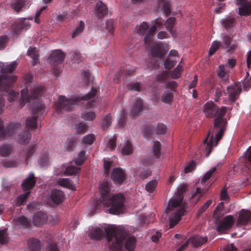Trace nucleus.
Wrapping results in <instances>:
<instances>
[{"label":"nucleus","mask_w":251,"mask_h":251,"mask_svg":"<svg viewBox=\"0 0 251 251\" xmlns=\"http://www.w3.org/2000/svg\"><path fill=\"white\" fill-rule=\"evenodd\" d=\"M127 235L126 229L121 226H111L104 229L96 227L92 229L89 236L91 239L100 240L106 236L111 251H122V242Z\"/></svg>","instance_id":"nucleus-1"},{"label":"nucleus","mask_w":251,"mask_h":251,"mask_svg":"<svg viewBox=\"0 0 251 251\" xmlns=\"http://www.w3.org/2000/svg\"><path fill=\"white\" fill-rule=\"evenodd\" d=\"M44 90V87L41 86L33 87L30 90V94L28 93L27 87L24 88L21 90V98L20 102L21 107H23L31 100L37 99V101L32 107V113L35 115L27 118L25 123L26 126L31 129H35L37 127L38 116L42 114L44 111V104L40 100L38 99V97L42 94Z\"/></svg>","instance_id":"nucleus-2"},{"label":"nucleus","mask_w":251,"mask_h":251,"mask_svg":"<svg viewBox=\"0 0 251 251\" xmlns=\"http://www.w3.org/2000/svg\"><path fill=\"white\" fill-rule=\"evenodd\" d=\"M226 112V107L222 106L221 109H218L217 113V117L214 121V127L210 129L208 133L203 141L205 146L206 156H208L211 152L214 147L217 145L218 143L222 138L224 132L226 130L227 122L223 119Z\"/></svg>","instance_id":"nucleus-3"},{"label":"nucleus","mask_w":251,"mask_h":251,"mask_svg":"<svg viewBox=\"0 0 251 251\" xmlns=\"http://www.w3.org/2000/svg\"><path fill=\"white\" fill-rule=\"evenodd\" d=\"M110 181L104 180L100 185V201L109 213L118 214L124 209V196L118 194L109 197Z\"/></svg>","instance_id":"nucleus-4"},{"label":"nucleus","mask_w":251,"mask_h":251,"mask_svg":"<svg viewBox=\"0 0 251 251\" xmlns=\"http://www.w3.org/2000/svg\"><path fill=\"white\" fill-rule=\"evenodd\" d=\"M187 186L183 185L180 187L174 197L169 202L168 209L175 211L169 218L170 228L174 227L181 220V217L186 212L183 205V194L186 192Z\"/></svg>","instance_id":"nucleus-5"},{"label":"nucleus","mask_w":251,"mask_h":251,"mask_svg":"<svg viewBox=\"0 0 251 251\" xmlns=\"http://www.w3.org/2000/svg\"><path fill=\"white\" fill-rule=\"evenodd\" d=\"M97 92V89L95 87H92L90 92L81 98L74 97L68 99L64 96H60L58 98V101L57 104V110L58 111L61 110L66 111H71L75 105L79 104V102L81 100H87L94 98Z\"/></svg>","instance_id":"nucleus-6"},{"label":"nucleus","mask_w":251,"mask_h":251,"mask_svg":"<svg viewBox=\"0 0 251 251\" xmlns=\"http://www.w3.org/2000/svg\"><path fill=\"white\" fill-rule=\"evenodd\" d=\"M30 27L29 21L25 18H21L16 21L8 30L7 34L15 39L20 35L22 30H27Z\"/></svg>","instance_id":"nucleus-7"},{"label":"nucleus","mask_w":251,"mask_h":251,"mask_svg":"<svg viewBox=\"0 0 251 251\" xmlns=\"http://www.w3.org/2000/svg\"><path fill=\"white\" fill-rule=\"evenodd\" d=\"M19 127L18 124L10 123L4 129L3 121L0 119V141L13 136Z\"/></svg>","instance_id":"nucleus-8"},{"label":"nucleus","mask_w":251,"mask_h":251,"mask_svg":"<svg viewBox=\"0 0 251 251\" xmlns=\"http://www.w3.org/2000/svg\"><path fill=\"white\" fill-rule=\"evenodd\" d=\"M227 93L228 94V100L233 103L239 98L242 92L241 85L240 82H235L227 87Z\"/></svg>","instance_id":"nucleus-9"},{"label":"nucleus","mask_w":251,"mask_h":251,"mask_svg":"<svg viewBox=\"0 0 251 251\" xmlns=\"http://www.w3.org/2000/svg\"><path fill=\"white\" fill-rule=\"evenodd\" d=\"M234 223L232 215H227L219 222L216 230L219 233H223L231 228Z\"/></svg>","instance_id":"nucleus-10"},{"label":"nucleus","mask_w":251,"mask_h":251,"mask_svg":"<svg viewBox=\"0 0 251 251\" xmlns=\"http://www.w3.org/2000/svg\"><path fill=\"white\" fill-rule=\"evenodd\" d=\"M111 178L116 185H121L126 181V176L124 170L120 168H115L112 170Z\"/></svg>","instance_id":"nucleus-11"},{"label":"nucleus","mask_w":251,"mask_h":251,"mask_svg":"<svg viewBox=\"0 0 251 251\" xmlns=\"http://www.w3.org/2000/svg\"><path fill=\"white\" fill-rule=\"evenodd\" d=\"M16 79L14 76L0 75V90L4 92L8 91Z\"/></svg>","instance_id":"nucleus-12"},{"label":"nucleus","mask_w":251,"mask_h":251,"mask_svg":"<svg viewBox=\"0 0 251 251\" xmlns=\"http://www.w3.org/2000/svg\"><path fill=\"white\" fill-rule=\"evenodd\" d=\"M236 4L239 5V13L241 16L251 15V0H236Z\"/></svg>","instance_id":"nucleus-13"},{"label":"nucleus","mask_w":251,"mask_h":251,"mask_svg":"<svg viewBox=\"0 0 251 251\" xmlns=\"http://www.w3.org/2000/svg\"><path fill=\"white\" fill-rule=\"evenodd\" d=\"M65 54L60 50H55L50 54L48 61L53 66L61 64L64 60Z\"/></svg>","instance_id":"nucleus-14"},{"label":"nucleus","mask_w":251,"mask_h":251,"mask_svg":"<svg viewBox=\"0 0 251 251\" xmlns=\"http://www.w3.org/2000/svg\"><path fill=\"white\" fill-rule=\"evenodd\" d=\"M50 198L54 205H57L62 203L65 200V195L62 190L53 189L51 191Z\"/></svg>","instance_id":"nucleus-15"},{"label":"nucleus","mask_w":251,"mask_h":251,"mask_svg":"<svg viewBox=\"0 0 251 251\" xmlns=\"http://www.w3.org/2000/svg\"><path fill=\"white\" fill-rule=\"evenodd\" d=\"M218 112V106L213 102L208 101L203 106V112L208 118H213Z\"/></svg>","instance_id":"nucleus-16"},{"label":"nucleus","mask_w":251,"mask_h":251,"mask_svg":"<svg viewBox=\"0 0 251 251\" xmlns=\"http://www.w3.org/2000/svg\"><path fill=\"white\" fill-rule=\"evenodd\" d=\"M222 42L221 48L225 49L228 52L234 51L237 47L235 43H232V39L227 35H224L221 38Z\"/></svg>","instance_id":"nucleus-17"},{"label":"nucleus","mask_w":251,"mask_h":251,"mask_svg":"<svg viewBox=\"0 0 251 251\" xmlns=\"http://www.w3.org/2000/svg\"><path fill=\"white\" fill-rule=\"evenodd\" d=\"M143 102L142 100L140 98L136 99L129 112V115L132 117L139 116L143 109Z\"/></svg>","instance_id":"nucleus-18"},{"label":"nucleus","mask_w":251,"mask_h":251,"mask_svg":"<svg viewBox=\"0 0 251 251\" xmlns=\"http://www.w3.org/2000/svg\"><path fill=\"white\" fill-rule=\"evenodd\" d=\"M34 175L32 173L29 174L28 176L25 178L22 184L24 191H27L32 189L36 184Z\"/></svg>","instance_id":"nucleus-19"},{"label":"nucleus","mask_w":251,"mask_h":251,"mask_svg":"<svg viewBox=\"0 0 251 251\" xmlns=\"http://www.w3.org/2000/svg\"><path fill=\"white\" fill-rule=\"evenodd\" d=\"M14 221L15 225L19 228L25 229L31 226V220L24 216H19Z\"/></svg>","instance_id":"nucleus-20"},{"label":"nucleus","mask_w":251,"mask_h":251,"mask_svg":"<svg viewBox=\"0 0 251 251\" xmlns=\"http://www.w3.org/2000/svg\"><path fill=\"white\" fill-rule=\"evenodd\" d=\"M108 13V7L101 1H99L96 6V15L99 19H102Z\"/></svg>","instance_id":"nucleus-21"},{"label":"nucleus","mask_w":251,"mask_h":251,"mask_svg":"<svg viewBox=\"0 0 251 251\" xmlns=\"http://www.w3.org/2000/svg\"><path fill=\"white\" fill-rule=\"evenodd\" d=\"M251 221V212L242 209L239 214L237 223L239 225L244 226Z\"/></svg>","instance_id":"nucleus-22"},{"label":"nucleus","mask_w":251,"mask_h":251,"mask_svg":"<svg viewBox=\"0 0 251 251\" xmlns=\"http://www.w3.org/2000/svg\"><path fill=\"white\" fill-rule=\"evenodd\" d=\"M47 218V214L43 212L40 211L34 214L32 222L34 226H39L43 225Z\"/></svg>","instance_id":"nucleus-23"},{"label":"nucleus","mask_w":251,"mask_h":251,"mask_svg":"<svg viewBox=\"0 0 251 251\" xmlns=\"http://www.w3.org/2000/svg\"><path fill=\"white\" fill-rule=\"evenodd\" d=\"M18 63L16 61H13L11 63L2 64L0 67V72L2 75H6V74H11L16 69Z\"/></svg>","instance_id":"nucleus-24"},{"label":"nucleus","mask_w":251,"mask_h":251,"mask_svg":"<svg viewBox=\"0 0 251 251\" xmlns=\"http://www.w3.org/2000/svg\"><path fill=\"white\" fill-rule=\"evenodd\" d=\"M27 245L30 251H39L41 249L40 241L38 239H29L27 240Z\"/></svg>","instance_id":"nucleus-25"},{"label":"nucleus","mask_w":251,"mask_h":251,"mask_svg":"<svg viewBox=\"0 0 251 251\" xmlns=\"http://www.w3.org/2000/svg\"><path fill=\"white\" fill-rule=\"evenodd\" d=\"M188 240H189V243L191 242L193 247H198L206 242L207 238L206 237H203L199 235H195L191 237Z\"/></svg>","instance_id":"nucleus-26"},{"label":"nucleus","mask_w":251,"mask_h":251,"mask_svg":"<svg viewBox=\"0 0 251 251\" xmlns=\"http://www.w3.org/2000/svg\"><path fill=\"white\" fill-rule=\"evenodd\" d=\"M156 26L154 25L149 28L148 32L144 37V43L147 46H150L153 40L154 32L156 30Z\"/></svg>","instance_id":"nucleus-27"},{"label":"nucleus","mask_w":251,"mask_h":251,"mask_svg":"<svg viewBox=\"0 0 251 251\" xmlns=\"http://www.w3.org/2000/svg\"><path fill=\"white\" fill-rule=\"evenodd\" d=\"M31 135L28 130H25L20 133L17 141L21 144H27L29 143Z\"/></svg>","instance_id":"nucleus-28"},{"label":"nucleus","mask_w":251,"mask_h":251,"mask_svg":"<svg viewBox=\"0 0 251 251\" xmlns=\"http://www.w3.org/2000/svg\"><path fill=\"white\" fill-rule=\"evenodd\" d=\"M151 52L154 57L162 58L164 55L161 46L157 43H153L151 46Z\"/></svg>","instance_id":"nucleus-29"},{"label":"nucleus","mask_w":251,"mask_h":251,"mask_svg":"<svg viewBox=\"0 0 251 251\" xmlns=\"http://www.w3.org/2000/svg\"><path fill=\"white\" fill-rule=\"evenodd\" d=\"M27 55L32 58L33 60V65L35 66L39 60V55L37 53L36 48L30 47L27 50Z\"/></svg>","instance_id":"nucleus-30"},{"label":"nucleus","mask_w":251,"mask_h":251,"mask_svg":"<svg viewBox=\"0 0 251 251\" xmlns=\"http://www.w3.org/2000/svg\"><path fill=\"white\" fill-rule=\"evenodd\" d=\"M217 75L221 78L223 80L226 82L228 80V73L226 70L225 66L223 65H221L219 66V68L217 70Z\"/></svg>","instance_id":"nucleus-31"},{"label":"nucleus","mask_w":251,"mask_h":251,"mask_svg":"<svg viewBox=\"0 0 251 251\" xmlns=\"http://www.w3.org/2000/svg\"><path fill=\"white\" fill-rule=\"evenodd\" d=\"M174 94L172 92L169 90H166L163 93L161 100L165 103L170 104L173 100Z\"/></svg>","instance_id":"nucleus-32"},{"label":"nucleus","mask_w":251,"mask_h":251,"mask_svg":"<svg viewBox=\"0 0 251 251\" xmlns=\"http://www.w3.org/2000/svg\"><path fill=\"white\" fill-rule=\"evenodd\" d=\"M221 23L223 26L226 29L232 27L234 26L236 21L234 18L227 17L223 19Z\"/></svg>","instance_id":"nucleus-33"},{"label":"nucleus","mask_w":251,"mask_h":251,"mask_svg":"<svg viewBox=\"0 0 251 251\" xmlns=\"http://www.w3.org/2000/svg\"><path fill=\"white\" fill-rule=\"evenodd\" d=\"M76 143V139L74 137L68 138L66 141L65 149L68 151H74Z\"/></svg>","instance_id":"nucleus-34"},{"label":"nucleus","mask_w":251,"mask_h":251,"mask_svg":"<svg viewBox=\"0 0 251 251\" xmlns=\"http://www.w3.org/2000/svg\"><path fill=\"white\" fill-rule=\"evenodd\" d=\"M176 19L174 17H170L168 19L166 22V26L167 30L172 34L173 36L175 33V31L173 29V27L176 23Z\"/></svg>","instance_id":"nucleus-35"},{"label":"nucleus","mask_w":251,"mask_h":251,"mask_svg":"<svg viewBox=\"0 0 251 251\" xmlns=\"http://www.w3.org/2000/svg\"><path fill=\"white\" fill-rule=\"evenodd\" d=\"M133 151V148L132 144L129 140L127 141L122 150V153L123 155H129Z\"/></svg>","instance_id":"nucleus-36"},{"label":"nucleus","mask_w":251,"mask_h":251,"mask_svg":"<svg viewBox=\"0 0 251 251\" xmlns=\"http://www.w3.org/2000/svg\"><path fill=\"white\" fill-rule=\"evenodd\" d=\"M136 239L134 237H128L125 243V248L128 251H133L135 248Z\"/></svg>","instance_id":"nucleus-37"},{"label":"nucleus","mask_w":251,"mask_h":251,"mask_svg":"<svg viewBox=\"0 0 251 251\" xmlns=\"http://www.w3.org/2000/svg\"><path fill=\"white\" fill-rule=\"evenodd\" d=\"M149 25L147 22H143L139 26L136 27L137 32L141 35H146L147 34Z\"/></svg>","instance_id":"nucleus-38"},{"label":"nucleus","mask_w":251,"mask_h":251,"mask_svg":"<svg viewBox=\"0 0 251 251\" xmlns=\"http://www.w3.org/2000/svg\"><path fill=\"white\" fill-rule=\"evenodd\" d=\"M57 182V183L61 186L73 189V185L69 178H59Z\"/></svg>","instance_id":"nucleus-39"},{"label":"nucleus","mask_w":251,"mask_h":251,"mask_svg":"<svg viewBox=\"0 0 251 251\" xmlns=\"http://www.w3.org/2000/svg\"><path fill=\"white\" fill-rule=\"evenodd\" d=\"M36 148V145H31L28 147V150L25 151L24 156L25 158V162L26 164L28 163V159L33 155Z\"/></svg>","instance_id":"nucleus-40"},{"label":"nucleus","mask_w":251,"mask_h":251,"mask_svg":"<svg viewBox=\"0 0 251 251\" xmlns=\"http://www.w3.org/2000/svg\"><path fill=\"white\" fill-rule=\"evenodd\" d=\"M84 27V23L83 21H80L79 22V25L74 30L72 35V37L74 38L80 34L83 31Z\"/></svg>","instance_id":"nucleus-41"},{"label":"nucleus","mask_w":251,"mask_h":251,"mask_svg":"<svg viewBox=\"0 0 251 251\" xmlns=\"http://www.w3.org/2000/svg\"><path fill=\"white\" fill-rule=\"evenodd\" d=\"M222 43L218 41L213 42L209 51V56H211L220 48H221Z\"/></svg>","instance_id":"nucleus-42"},{"label":"nucleus","mask_w":251,"mask_h":251,"mask_svg":"<svg viewBox=\"0 0 251 251\" xmlns=\"http://www.w3.org/2000/svg\"><path fill=\"white\" fill-rule=\"evenodd\" d=\"M127 89L129 90H133L140 92L142 90V86L139 82H132L126 85Z\"/></svg>","instance_id":"nucleus-43"},{"label":"nucleus","mask_w":251,"mask_h":251,"mask_svg":"<svg viewBox=\"0 0 251 251\" xmlns=\"http://www.w3.org/2000/svg\"><path fill=\"white\" fill-rule=\"evenodd\" d=\"M218 168V166H215L212 168L210 170L208 171L206 174L203 176L201 180V183H204L207 180H208L213 175V174L215 172L217 169Z\"/></svg>","instance_id":"nucleus-44"},{"label":"nucleus","mask_w":251,"mask_h":251,"mask_svg":"<svg viewBox=\"0 0 251 251\" xmlns=\"http://www.w3.org/2000/svg\"><path fill=\"white\" fill-rule=\"evenodd\" d=\"M80 170V168L74 166H69L66 168L65 174L66 175H73L78 174Z\"/></svg>","instance_id":"nucleus-45"},{"label":"nucleus","mask_w":251,"mask_h":251,"mask_svg":"<svg viewBox=\"0 0 251 251\" xmlns=\"http://www.w3.org/2000/svg\"><path fill=\"white\" fill-rule=\"evenodd\" d=\"M88 127V126L85 123L83 122H80L75 125V126L76 131L78 134L84 133L86 131Z\"/></svg>","instance_id":"nucleus-46"},{"label":"nucleus","mask_w":251,"mask_h":251,"mask_svg":"<svg viewBox=\"0 0 251 251\" xmlns=\"http://www.w3.org/2000/svg\"><path fill=\"white\" fill-rule=\"evenodd\" d=\"M176 63V60L168 56L164 62V67L167 69H171L173 68Z\"/></svg>","instance_id":"nucleus-47"},{"label":"nucleus","mask_w":251,"mask_h":251,"mask_svg":"<svg viewBox=\"0 0 251 251\" xmlns=\"http://www.w3.org/2000/svg\"><path fill=\"white\" fill-rule=\"evenodd\" d=\"M11 147L9 145H4L0 147V154L2 156H6L8 155L11 151Z\"/></svg>","instance_id":"nucleus-48"},{"label":"nucleus","mask_w":251,"mask_h":251,"mask_svg":"<svg viewBox=\"0 0 251 251\" xmlns=\"http://www.w3.org/2000/svg\"><path fill=\"white\" fill-rule=\"evenodd\" d=\"M12 7L16 12H18L25 6V3L22 0H17L12 4Z\"/></svg>","instance_id":"nucleus-49"},{"label":"nucleus","mask_w":251,"mask_h":251,"mask_svg":"<svg viewBox=\"0 0 251 251\" xmlns=\"http://www.w3.org/2000/svg\"><path fill=\"white\" fill-rule=\"evenodd\" d=\"M85 153V151H81L79 152L77 158L75 160V164L76 165H81L84 163L86 159Z\"/></svg>","instance_id":"nucleus-50"},{"label":"nucleus","mask_w":251,"mask_h":251,"mask_svg":"<svg viewBox=\"0 0 251 251\" xmlns=\"http://www.w3.org/2000/svg\"><path fill=\"white\" fill-rule=\"evenodd\" d=\"M157 182L156 180H152L149 182L145 186V189L149 193H152L155 190Z\"/></svg>","instance_id":"nucleus-51"},{"label":"nucleus","mask_w":251,"mask_h":251,"mask_svg":"<svg viewBox=\"0 0 251 251\" xmlns=\"http://www.w3.org/2000/svg\"><path fill=\"white\" fill-rule=\"evenodd\" d=\"M167 131V126L162 123H158L157 125L155 132L157 134L163 135L165 134Z\"/></svg>","instance_id":"nucleus-52"},{"label":"nucleus","mask_w":251,"mask_h":251,"mask_svg":"<svg viewBox=\"0 0 251 251\" xmlns=\"http://www.w3.org/2000/svg\"><path fill=\"white\" fill-rule=\"evenodd\" d=\"M161 144L158 141H155L152 147V151L154 155L156 158H159L160 156Z\"/></svg>","instance_id":"nucleus-53"},{"label":"nucleus","mask_w":251,"mask_h":251,"mask_svg":"<svg viewBox=\"0 0 251 251\" xmlns=\"http://www.w3.org/2000/svg\"><path fill=\"white\" fill-rule=\"evenodd\" d=\"M95 139V137L93 134H89L83 138L82 142L84 144L91 145L94 142Z\"/></svg>","instance_id":"nucleus-54"},{"label":"nucleus","mask_w":251,"mask_h":251,"mask_svg":"<svg viewBox=\"0 0 251 251\" xmlns=\"http://www.w3.org/2000/svg\"><path fill=\"white\" fill-rule=\"evenodd\" d=\"M8 242V236L7 234V229L0 230V243L4 244Z\"/></svg>","instance_id":"nucleus-55"},{"label":"nucleus","mask_w":251,"mask_h":251,"mask_svg":"<svg viewBox=\"0 0 251 251\" xmlns=\"http://www.w3.org/2000/svg\"><path fill=\"white\" fill-rule=\"evenodd\" d=\"M169 77V74L164 72L156 75V80L160 83H164Z\"/></svg>","instance_id":"nucleus-56"},{"label":"nucleus","mask_w":251,"mask_h":251,"mask_svg":"<svg viewBox=\"0 0 251 251\" xmlns=\"http://www.w3.org/2000/svg\"><path fill=\"white\" fill-rule=\"evenodd\" d=\"M30 193V191L26 192L19 196L17 199V204L19 206L23 204L24 202L27 199Z\"/></svg>","instance_id":"nucleus-57"},{"label":"nucleus","mask_w":251,"mask_h":251,"mask_svg":"<svg viewBox=\"0 0 251 251\" xmlns=\"http://www.w3.org/2000/svg\"><path fill=\"white\" fill-rule=\"evenodd\" d=\"M115 22L111 19L107 20L106 22V28L108 30L110 33L112 34L114 30Z\"/></svg>","instance_id":"nucleus-58"},{"label":"nucleus","mask_w":251,"mask_h":251,"mask_svg":"<svg viewBox=\"0 0 251 251\" xmlns=\"http://www.w3.org/2000/svg\"><path fill=\"white\" fill-rule=\"evenodd\" d=\"M81 117L85 120L92 121L95 118L96 115L94 112H87L83 114Z\"/></svg>","instance_id":"nucleus-59"},{"label":"nucleus","mask_w":251,"mask_h":251,"mask_svg":"<svg viewBox=\"0 0 251 251\" xmlns=\"http://www.w3.org/2000/svg\"><path fill=\"white\" fill-rule=\"evenodd\" d=\"M9 41V39L6 35L0 36V50L4 49Z\"/></svg>","instance_id":"nucleus-60"},{"label":"nucleus","mask_w":251,"mask_h":251,"mask_svg":"<svg viewBox=\"0 0 251 251\" xmlns=\"http://www.w3.org/2000/svg\"><path fill=\"white\" fill-rule=\"evenodd\" d=\"M196 166V163L194 161L192 160L191 161H190L185 168V173H188L192 171L193 170L195 169Z\"/></svg>","instance_id":"nucleus-61"},{"label":"nucleus","mask_w":251,"mask_h":251,"mask_svg":"<svg viewBox=\"0 0 251 251\" xmlns=\"http://www.w3.org/2000/svg\"><path fill=\"white\" fill-rule=\"evenodd\" d=\"M243 89L245 91H248L251 87V76L249 78H245L243 82Z\"/></svg>","instance_id":"nucleus-62"},{"label":"nucleus","mask_w":251,"mask_h":251,"mask_svg":"<svg viewBox=\"0 0 251 251\" xmlns=\"http://www.w3.org/2000/svg\"><path fill=\"white\" fill-rule=\"evenodd\" d=\"M212 203L211 200H208L199 209L198 211V215H200L204 212L206 211V210L208 208V207Z\"/></svg>","instance_id":"nucleus-63"},{"label":"nucleus","mask_w":251,"mask_h":251,"mask_svg":"<svg viewBox=\"0 0 251 251\" xmlns=\"http://www.w3.org/2000/svg\"><path fill=\"white\" fill-rule=\"evenodd\" d=\"M245 157L247 163L251 166V146L246 151Z\"/></svg>","instance_id":"nucleus-64"}]
</instances>
